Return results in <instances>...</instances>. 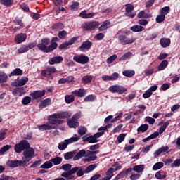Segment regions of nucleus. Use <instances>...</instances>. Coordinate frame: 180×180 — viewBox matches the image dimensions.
I'll use <instances>...</instances> for the list:
<instances>
[{
    "label": "nucleus",
    "mask_w": 180,
    "mask_h": 180,
    "mask_svg": "<svg viewBox=\"0 0 180 180\" xmlns=\"http://www.w3.org/2000/svg\"><path fill=\"white\" fill-rule=\"evenodd\" d=\"M58 41H60V39L55 37L51 40L50 44V38H44L41 39V43L38 44L37 47L43 53H51V51H54L58 47ZM49 44L50 45L49 46Z\"/></svg>",
    "instance_id": "nucleus-1"
},
{
    "label": "nucleus",
    "mask_w": 180,
    "mask_h": 180,
    "mask_svg": "<svg viewBox=\"0 0 180 180\" xmlns=\"http://www.w3.org/2000/svg\"><path fill=\"white\" fill-rule=\"evenodd\" d=\"M81 111H79L73 115L72 118L68 121V126L70 129H77V127H79V122H78V120L81 119Z\"/></svg>",
    "instance_id": "nucleus-2"
},
{
    "label": "nucleus",
    "mask_w": 180,
    "mask_h": 180,
    "mask_svg": "<svg viewBox=\"0 0 180 180\" xmlns=\"http://www.w3.org/2000/svg\"><path fill=\"white\" fill-rule=\"evenodd\" d=\"M34 148L30 146L27 150H24L22 153V161L25 162V165H27V162L32 161V158H34Z\"/></svg>",
    "instance_id": "nucleus-3"
},
{
    "label": "nucleus",
    "mask_w": 180,
    "mask_h": 180,
    "mask_svg": "<svg viewBox=\"0 0 180 180\" xmlns=\"http://www.w3.org/2000/svg\"><path fill=\"white\" fill-rule=\"evenodd\" d=\"M30 147V143L27 140H22L19 143L15 145L14 150L15 153H20Z\"/></svg>",
    "instance_id": "nucleus-4"
},
{
    "label": "nucleus",
    "mask_w": 180,
    "mask_h": 180,
    "mask_svg": "<svg viewBox=\"0 0 180 180\" xmlns=\"http://www.w3.org/2000/svg\"><path fill=\"white\" fill-rule=\"evenodd\" d=\"M56 72H57V69L54 66H49L41 70V75L48 79H53V74H56Z\"/></svg>",
    "instance_id": "nucleus-5"
},
{
    "label": "nucleus",
    "mask_w": 180,
    "mask_h": 180,
    "mask_svg": "<svg viewBox=\"0 0 180 180\" xmlns=\"http://www.w3.org/2000/svg\"><path fill=\"white\" fill-rule=\"evenodd\" d=\"M48 121L50 126H57L58 127V124H63L64 123V120H58V117L56 113H53L48 117Z\"/></svg>",
    "instance_id": "nucleus-6"
},
{
    "label": "nucleus",
    "mask_w": 180,
    "mask_h": 180,
    "mask_svg": "<svg viewBox=\"0 0 180 180\" xmlns=\"http://www.w3.org/2000/svg\"><path fill=\"white\" fill-rule=\"evenodd\" d=\"M6 165L10 168H18V167H22L23 168H25V167H27L25 161L19 160H8L6 162Z\"/></svg>",
    "instance_id": "nucleus-7"
},
{
    "label": "nucleus",
    "mask_w": 180,
    "mask_h": 180,
    "mask_svg": "<svg viewBox=\"0 0 180 180\" xmlns=\"http://www.w3.org/2000/svg\"><path fill=\"white\" fill-rule=\"evenodd\" d=\"M97 26H99V22L91 21L85 22L82 25V29L86 32H92V30H95V29H96Z\"/></svg>",
    "instance_id": "nucleus-8"
},
{
    "label": "nucleus",
    "mask_w": 180,
    "mask_h": 180,
    "mask_svg": "<svg viewBox=\"0 0 180 180\" xmlns=\"http://www.w3.org/2000/svg\"><path fill=\"white\" fill-rule=\"evenodd\" d=\"M118 40L122 46H126L127 44H133L136 41V38H129L124 34H120L118 36Z\"/></svg>",
    "instance_id": "nucleus-9"
},
{
    "label": "nucleus",
    "mask_w": 180,
    "mask_h": 180,
    "mask_svg": "<svg viewBox=\"0 0 180 180\" xmlns=\"http://www.w3.org/2000/svg\"><path fill=\"white\" fill-rule=\"evenodd\" d=\"M110 92H112V94H124V92H127V89L125 87H123L120 85H113L109 87Z\"/></svg>",
    "instance_id": "nucleus-10"
},
{
    "label": "nucleus",
    "mask_w": 180,
    "mask_h": 180,
    "mask_svg": "<svg viewBox=\"0 0 180 180\" xmlns=\"http://www.w3.org/2000/svg\"><path fill=\"white\" fill-rule=\"evenodd\" d=\"M73 60L79 64H87V63H89V57L82 54L74 56Z\"/></svg>",
    "instance_id": "nucleus-11"
},
{
    "label": "nucleus",
    "mask_w": 180,
    "mask_h": 180,
    "mask_svg": "<svg viewBox=\"0 0 180 180\" xmlns=\"http://www.w3.org/2000/svg\"><path fill=\"white\" fill-rule=\"evenodd\" d=\"M44 95H46V90H37L30 93V96L33 101H37V99H41Z\"/></svg>",
    "instance_id": "nucleus-12"
},
{
    "label": "nucleus",
    "mask_w": 180,
    "mask_h": 180,
    "mask_svg": "<svg viewBox=\"0 0 180 180\" xmlns=\"http://www.w3.org/2000/svg\"><path fill=\"white\" fill-rule=\"evenodd\" d=\"M125 16L129 18H134L136 16V13H131L134 11V6L131 4H125Z\"/></svg>",
    "instance_id": "nucleus-13"
},
{
    "label": "nucleus",
    "mask_w": 180,
    "mask_h": 180,
    "mask_svg": "<svg viewBox=\"0 0 180 180\" xmlns=\"http://www.w3.org/2000/svg\"><path fill=\"white\" fill-rule=\"evenodd\" d=\"M92 41H90L89 40H86L81 44V46L79 47V50L82 51V53H85V51H88L89 50H91L92 47Z\"/></svg>",
    "instance_id": "nucleus-14"
},
{
    "label": "nucleus",
    "mask_w": 180,
    "mask_h": 180,
    "mask_svg": "<svg viewBox=\"0 0 180 180\" xmlns=\"http://www.w3.org/2000/svg\"><path fill=\"white\" fill-rule=\"evenodd\" d=\"M26 39H27V35L26 33L21 32L20 34H18L15 38L14 41L17 44H20L25 41H26Z\"/></svg>",
    "instance_id": "nucleus-15"
},
{
    "label": "nucleus",
    "mask_w": 180,
    "mask_h": 180,
    "mask_svg": "<svg viewBox=\"0 0 180 180\" xmlns=\"http://www.w3.org/2000/svg\"><path fill=\"white\" fill-rule=\"evenodd\" d=\"M129 174H131V169L127 168L125 170L121 171L114 179V180L123 179V178H126L129 175Z\"/></svg>",
    "instance_id": "nucleus-16"
},
{
    "label": "nucleus",
    "mask_w": 180,
    "mask_h": 180,
    "mask_svg": "<svg viewBox=\"0 0 180 180\" xmlns=\"http://www.w3.org/2000/svg\"><path fill=\"white\" fill-rule=\"evenodd\" d=\"M75 174V170L70 169L68 172H65L61 174V176L63 178H65L67 180H72V179H75V176H72Z\"/></svg>",
    "instance_id": "nucleus-17"
},
{
    "label": "nucleus",
    "mask_w": 180,
    "mask_h": 180,
    "mask_svg": "<svg viewBox=\"0 0 180 180\" xmlns=\"http://www.w3.org/2000/svg\"><path fill=\"white\" fill-rule=\"evenodd\" d=\"M168 150H169V147L168 146H162L158 150H157L153 155L155 158L160 157V155L161 154H165V153H168Z\"/></svg>",
    "instance_id": "nucleus-18"
},
{
    "label": "nucleus",
    "mask_w": 180,
    "mask_h": 180,
    "mask_svg": "<svg viewBox=\"0 0 180 180\" xmlns=\"http://www.w3.org/2000/svg\"><path fill=\"white\" fill-rule=\"evenodd\" d=\"M63 60L64 58H63V56H55L49 60V64H50V65H54V64H60V63H63Z\"/></svg>",
    "instance_id": "nucleus-19"
},
{
    "label": "nucleus",
    "mask_w": 180,
    "mask_h": 180,
    "mask_svg": "<svg viewBox=\"0 0 180 180\" xmlns=\"http://www.w3.org/2000/svg\"><path fill=\"white\" fill-rule=\"evenodd\" d=\"M72 170H75V174L79 178L85 175V169L82 167H75L72 168Z\"/></svg>",
    "instance_id": "nucleus-20"
},
{
    "label": "nucleus",
    "mask_w": 180,
    "mask_h": 180,
    "mask_svg": "<svg viewBox=\"0 0 180 180\" xmlns=\"http://www.w3.org/2000/svg\"><path fill=\"white\" fill-rule=\"evenodd\" d=\"M72 94L75 95V96L84 98V96L86 95V90H85V89H79L78 90L73 91Z\"/></svg>",
    "instance_id": "nucleus-21"
},
{
    "label": "nucleus",
    "mask_w": 180,
    "mask_h": 180,
    "mask_svg": "<svg viewBox=\"0 0 180 180\" xmlns=\"http://www.w3.org/2000/svg\"><path fill=\"white\" fill-rule=\"evenodd\" d=\"M82 140L84 143H89L90 144H94V143H98V141H96L94 136V135H91L88 136V135H85L82 137Z\"/></svg>",
    "instance_id": "nucleus-22"
},
{
    "label": "nucleus",
    "mask_w": 180,
    "mask_h": 180,
    "mask_svg": "<svg viewBox=\"0 0 180 180\" xmlns=\"http://www.w3.org/2000/svg\"><path fill=\"white\" fill-rule=\"evenodd\" d=\"M160 46L165 49L167 47H169L171 45V39L169 38H162L160 41Z\"/></svg>",
    "instance_id": "nucleus-23"
},
{
    "label": "nucleus",
    "mask_w": 180,
    "mask_h": 180,
    "mask_svg": "<svg viewBox=\"0 0 180 180\" xmlns=\"http://www.w3.org/2000/svg\"><path fill=\"white\" fill-rule=\"evenodd\" d=\"M58 119H68V117H71V113L68 111L60 112L56 113Z\"/></svg>",
    "instance_id": "nucleus-24"
},
{
    "label": "nucleus",
    "mask_w": 180,
    "mask_h": 180,
    "mask_svg": "<svg viewBox=\"0 0 180 180\" xmlns=\"http://www.w3.org/2000/svg\"><path fill=\"white\" fill-rule=\"evenodd\" d=\"M38 129H39V130H51V129L55 130L56 129H57V126L50 125V124H41L39 126Z\"/></svg>",
    "instance_id": "nucleus-25"
},
{
    "label": "nucleus",
    "mask_w": 180,
    "mask_h": 180,
    "mask_svg": "<svg viewBox=\"0 0 180 180\" xmlns=\"http://www.w3.org/2000/svg\"><path fill=\"white\" fill-rule=\"evenodd\" d=\"M145 166L144 165H135L133 167H129V169L132 171H135L137 174H140V172H143L144 171Z\"/></svg>",
    "instance_id": "nucleus-26"
},
{
    "label": "nucleus",
    "mask_w": 180,
    "mask_h": 180,
    "mask_svg": "<svg viewBox=\"0 0 180 180\" xmlns=\"http://www.w3.org/2000/svg\"><path fill=\"white\" fill-rule=\"evenodd\" d=\"M86 154V150H85L84 149L79 150L73 158L74 161H78V160H81L82 157H85Z\"/></svg>",
    "instance_id": "nucleus-27"
},
{
    "label": "nucleus",
    "mask_w": 180,
    "mask_h": 180,
    "mask_svg": "<svg viewBox=\"0 0 180 180\" xmlns=\"http://www.w3.org/2000/svg\"><path fill=\"white\" fill-rule=\"evenodd\" d=\"M81 18L83 19H91V18H94L95 16V13H86V10H84L80 13Z\"/></svg>",
    "instance_id": "nucleus-28"
},
{
    "label": "nucleus",
    "mask_w": 180,
    "mask_h": 180,
    "mask_svg": "<svg viewBox=\"0 0 180 180\" xmlns=\"http://www.w3.org/2000/svg\"><path fill=\"white\" fill-rule=\"evenodd\" d=\"M155 176L156 179H165V178H167V172L164 170H160L156 172Z\"/></svg>",
    "instance_id": "nucleus-29"
},
{
    "label": "nucleus",
    "mask_w": 180,
    "mask_h": 180,
    "mask_svg": "<svg viewBox=\"0 0 180 180\" xmlns=\"http://www.w3.org/2000/svg\"><path fill=\"white\" fill-rule=\"evenodd\" d=\"M49 105H51V99L46 98L40 102L39 108H47Z\"/></svg>",
    "instance_id": "nucleus-30"
},
{
    "label": "nucleus",
    "mask_w": 180,
    "mask_h": 180,
    "mask_svg": "<svg viewBox=\"0 0 180 180\" xmlns=\"http://www.w3.org/2000/svg\"><path fill=\"white\" fill-rule=\"evenodd\" d=\"M109 27H110V22L105 20L99 27L98 30L100 32H103V30H106L107 29H109Z\"/></svg>",
    "instance_id": "nucleus-31"
},
{
    "label": "nucleus",
    "mask_w": 180,
    "mask_h": 180,
    "mask_svg": "<svg viewBox=\"0 0 180 180\" xmlns=\"http://www.w3.org/2000/svg\"><path fill=\"white\" fill-rule=\"evenodd\" d=\"M75 154H77V150L68 152L64 155V158L66 160H72V158H74V155H75Z\"/></svg>",
    "instance_id": "nucleus-32"
},
{
    "label": "nucleus",
    "mask_w": 180,
    "mask_h": 180,
    "mask_svg": "<svg viewBox=\"0 0 180 180\" xmlns=\"http://www.w3.org/2000/svg\"><path fill=\"white\" fill-rule=\"evenodd\" d=\"M167 67H168V60H164L158 65V71H162V70H165V68H167Z\"/></svg>",
    "instance_id": "nucleus-33"
},
{
    "label": "nucleus",
    "mask_w": 180,
    "mask_h": 180,
    "mask_svg": "<svg viewBox=\"0 0 180 180\" xmlns=\"http://www.w3.org/2000/svg\"><path fill=\"white\" fill-rule=\"evenodd\" d=\"M86 131H88V129H86V127L84 126H80L78 127L77 133L79 134L80 137H82V136L86 134Z\"/></svg>",
    "instance_id": "nucleus-34"
},
{
    "label": "nucleus",
    "mask_w": 180,
    "mask_h": 180,
    "mask_svg": "<svg viewBox=\"0 0 180 180\" xmlns=\"http://www.w3.org/2000/svg\"><path fill=\"white\" fill-rule=\"evenodd\" d=\"M75 101V97L74 96V94L71 95H66L65 96V102L68 104L72 103Z\"/></svg>",
    "instance_id": "nucleus-35"
},
{
    "label": "nucleus",
    "mask_w": 180,
    "mask_h": 180,
    "mask_svg": "<svg viewBox=\"0 0 180 180\" xmlns=\"http://www.w3.org/2000/svg\"><path fill=\"white\" fill-rule=\"evenodd\" d=\"M11 75L12 77H15L18 75H23V70H22V69L20 68H17L11 72Z\"/></svg>",
    "instance_id": "nucleus-36"
},
{
    "label": "nucleus",
    "mask_w": 180,
    "mask_h": 180,
    "mask_svg": "<svg viewBox=\"0 0 180 180\" xmlns=\"http://www.w3.org/2000/svg\"><path fill=\"white\" fill-rule=\"evenodd\" d=\"M131 30L132 32H135V33H137L138 32H143V30H144V27L139 25H135L131 27Z\"/></svg>",
    "instance_id": "nucleus-37"
},
{
    "label": "nucleus",
    "mask_w": 180,
    "mask_h": 180,
    "mask_svg": "<svg viewBox=\"0 0 180 180\" xmlns=\"http://www.w3.org/2000/svg\"><path fill=\"white\" fill-rule=\"evenodd\" d=\"M134 74H136V72H134V70H124L122 72V75H124V77H127L128 78H131V77H134Z\"/></svg>",
    "instance_id": "nucleus-38"
},
{
    "label": "nucleus",
    "mask_w": 180,
    "mask_h": 180,
    "mask_svg": "<svg viewBox=\"0 0 180 180\" xmlns=\"http://www.w3.org/2000/svg\"><path fill=\"white\" fill-rule=\"evenodd\" d=\"M148 129V124H143L137 129V131L138 133H146V131H147Z\"/></svg>",
    "instance_id": "nucleus-39"
},
{
    "label": "nucleus",
    "mask_w": 180,
    "mask_h": 180,
    "mask_svg": "<svg viewBox=\"0 0 180 180\" xmlns=\"http://www.w3.org/2000/svg\"><path fill=\"white\" fill-rule=\"evenodd\" d=\"M13 95L15 96H22L23 95V89L22 88H17L14 89L13 91H12Z\"/></svg>",
    "instance_id": "nucleus-40"
},
{
    "label": "nucleus",
    "mask_w": 180,
    "mask_h": 180,
    "mask_svg": "<svg viewBox=\"0 0 180 180\" xmlns=\"http://www.w3.org/2000/svg\"><path fill=\"white\" fill-rule=\"evenodd\" d=\"M68 144H70L68 141L67 139L64 141L62 143H59L58 148L60 150V151H64L67 147H68Z\"/></svg>",
    "instance_id": "nucleus-41"
},
{
    "label": "nucleus",
    "mask_w": 180,
    "mask_h": 180,
    "mask_svg": "<svg viewBox=\"0 0 180 180\" xmlns=\"http://www.w3.org/2000/svg\"><path fill=\"white\" fill-rule=\"evenodd\" d=\"M53 167V163L51 160L45 162L43 165L40 166V168L44 169H49V168H51Z\"/></svg>",
    "instance_id": "nucleus-42"
},
{
    "label": "nucleus",
    "mask_w": 180,
    "mask_h": 180,
    "mask_svg": "<svg viewBox=\"0 0 180 180\" xmlns=\"http://www.w3.org/2000/svg\"><path fill=\"white\" fill-rule=\"evenodd\" d=\"M52 29L53 30H61L64 29V24H63V22L55 23L52 25Z\"/></svg>",
    "instance_id": "nucleus-43"
},
{
    "label": "nucleus",
    "mask_w": 180,
    "mask_h": 180,
    "mask_svg": "<svg viewBox=\"0 0 180 180\" xmlns=\"http://www.w3.org/2000/svg\"><path fill=\"white\" fill-rule=\"evenodd\" d=\"M63 161V158L57 156L51 159V162L53 163L54 165H59V164Z\"/></svg>",
    "instance_id": "nucleus-44"
},
{
    "label": "nucleus",
    "mask_w": 180,
    "mask_h": 180,
    "mask_svg": "<svg viewBox=\"0 0 180 180\" xmlns=\"http://www.w3.org/2000/svg\"><path fill=\"white\" fill-rule=\"evenodd\" d=\"M28 81H29V78L28 77H22L17 83V86H23L24 85H26V83Z\"/></svg>",
    "instance_id": "nucleus-45"
},
{
    "label": "nucleus",
    "mask_w": 180,
    "mask_h": 180,
    "mask_svg": "<svg viewBox=\"0 0 180 180\" xmlns=\"http://www.w3.org/2000/svg\"><path fill=\"white\" fill-rule=\"evenodd\" d=\"M6 81H8V75L4 72H0V84H4Z\"/></svg>",
    "instance_id": "nucleus-46"
},
{
    "label": "nucleus",
    "mask_w": 180,
    "mask_h": 180,
    "mask_svg": "<svg viewBox=\"0 0 180 180\" xmlns=\"http://www.w3.org/2000/svg\"><path fill=\"white\" fill-rule=\"evenodd\" d=\"M0 4H1V5H4V6H6L7 8H9V6H11V5L13 4V0H0Z\"/></svg>",
    "instance_id": "nucleus-47"
},
{
    "label": "nucleus",
    "mask_w": 180,
    "mask_h": 180,
    "mask_svg": "<svg viewBox=\"0 0 180 180\" xmlns=\"http://www.w3.org/2000/svg\"><path fill=\"white\" fill-rule=\"evenodd\" d=\"M82 82H83V84H89L90 82H92V76L91 75L84 76L82 78Z\"/></svg>",
    "instance_id": "nucleus-48"
},
{
    "label": "nucleus",
    "mask_w": 180,
    "mask_h": 180,
    "mask_svg": "<svg viewBox=\"0 0 180 180\" xmlns=\"http://www.w3.org/2000/svg\"><path fill=\"white\" fill-rule=\"evenodd\" d=\"M164 167V163L162 162H156L153 166V171H158V169H161Z\"/></svg>",
    "instance_id": "nucleus-49"
},
{
    "label": "nucleus",
    "mask_w": 180,
    "mask_h": 180,
    "mask_svg": "<svg viewBox=\"0 0 180 180\" xmlns=\"http://www.w3.org/2000/svg\"><path fill=\"white\" fill-rule=\"evenodd\" d=\"M96 167H98V165H96V164L90 165L87 166L86 169H84L85 174H89V172H92V171H94V169H95V168H96Z\"/></svg>",
    "instance_id": "nucleus-50"
},
{
    "label": "nucleus",
    "mask_w": 180,
    "mask_h": 180,
    "mask_svg": "<svg viewBox=\"0 0 180 180\" xmlns=\"http://www.w3.org/2000/svg\"><path fill=\"white\" fill-rule=\"evenodd\" d=\"M13 22L15 25H18V26L21 27H25V22L22 20V19L16 17L15 18V20H13Z\"/></svg>",
    "instance_id": "nucleus-51"
},
{
    "label": "nucleus",
    "mask_w": 180,
    "mask_h": 180,
    "mask_svg": "<svg viewBox=\"0 0 180 180\" xmlns=\"http://www.w3.org/2000/svg\"><path fill=\"white\" fill-rule=\"evenodd\" d=\"M115 172V170L113 169V167H110L108 171L105 172V175L107 178H110V179H112L113 178V173Z\"/></svg>",
    "instance_id": "nucleus-52"
},
{
    "label": "nucleus",
    "mask_w": 180,
    "mask_h": 180,
    "mask_svg": "<svg viewBox=\"0 0 180 180\" xmlns=\"http://www.w3.org/2000/svg\"><path fill=\"white\" fill-rule=\"evenodd\" d=\"M169 12H171V8L169 6H165L161 9L160 15H164L165 16V15H168Z\"/></svg>",
    "instance_id": "nucleus-53"
},
{
    "label": "nucleus",
    "mask_w": 180,
    "mask_h": 180,
    "mask_svg": "<svg viewBox=\"0 0 180 180\" xmlns=\"http://www.w3.org/2000/svg\"><path fill=\"white\" fill-rule=\"evenodd\" d=\"M81 139V136H78V135L75 134V136L71 137L69 139H66L67 142L69 143V144H71L72 143H75V141H78Z\"/></svg>",
    "instance_id": "nucleus-54"
},
{
    "label": "nucleus",
    "mask_w": 180,
    "mask_h": 180,
    "mask_svg": "<svg viewBox=\"0 0 180 180\" xmlns=\"http://www.w3.org/2000/svg\"><path fill=\"white\" fill-rule=\"evenodd\" d=\"M68 33L67 31L65 30H63V31H59L58 36L59 37V39H60L61 40H64V39H65V37H67L68 36Z\"/></svg>",
    "instance_id": "nucleus-55"
},
{
    "label": "nucleus",
    "mask_w": 180,
    "mask_h": 180,
    "mask_svg": "<svg viewBox=\"0 0 180 180\" xmlns=\"http://www.w3.org/2000/svg\"><path fill=\"white\" fill-rule=\"evenodd\" d=\"M130 57H131V53L127 52L119 59V61H126V60H129Z\"/></svg>",
    "instance_id": "nucleus-56"
},
{
    "label": "nucleus",
    "mask_w": 180,
    "mask_h": 180,
    "mask_svg": "<svg viewBox=\"0 0 180 180\" xmlns=\"http://www.w3.org/2000/svg\"><path fill=\"white\" fill-rule=\"evenodd\" d=\"M12 146L11 145H6L1 148L0 149V154H5L6 151H8V150H11Z\"/></svg>",
    "instance_id": "nucleus-57"
},
{
    "label": "nucleus",
    "mask_w": 180,
    "mask_h": 180,
    "mask_svg": "<svg viewBox=\"0 0 180 180\" xmlns=\"http://www.w3.org/2000/svg\"><path fill=\"white\" fill-rule=\"evenodd\" d=\"M29 51V48L27 46H23L18 49V54H23V53H27Z\"/></svg>",
    "instance_id": "nucleus-58"
},
{
    "label": "nucleus",
    "mask_w": 180,
    "mask_h": 180,
    "mask_svg": "<svg viewBox=\"0 0 180 180\" xmlns=\"http://www.w3.org/2000/svg\"><path fill=\"white\" fill-rule=\"evenodd\" d=\"M72 165L71 164L67 163L60 167V169H63V171H66L68 172V171H70L72 169Z\"/></svg>",
    "instance_id": "nucleus-59"
},
{
    "label": "nucleus",
    "mask_w": 180,
    "mask_h": 180,
    "mask_svg": "<svg viewBox=\"0 0 180 180\" xmlns=\"http://www.w3.org/2000/svg\"><path fill=\"white\" fill-rule=\"evenodd\" d=\"M22 105H29L32 102V97L30 96H25L22 100Z\"/></svg>",
    "instance_id": "nucleus-60"
},
{
    "label": "nucleus",
    "mask_w": 180,
    "mask_h": 180,
    "mask_svg": "<svg viewBox=\"0 0 180 180\" xmlns=\"http://www.w3.org/2000/svg\"><path fill=\"white\" fill-rule=\"evenodd\" d=\"M124 139H126V134H120L117 137V141L120 144V143H123V141H124Z\"/></svg>",
    "instance_id": "nucleus-61"
},
{
    "label": "nucleus",
    "mask_w": 180,
    "mask_h": 180,
    "mask_svg": "<svg viewBox=\"0 0 180 180\" xmlns=\"http://www.w3.org/2000/svg\"><path fill=\"white\" fill-rule=\"evenodd\" d=\"M164 20H165V15L164 14H160L156 18V22L158 23H162V22H164Z\"/></svg>",
    "instance_id": "nucleus-62"
},
{
    "label": "nucleus",
    "mask_w": 180,
    "mask_h": 180,
    "mask_svg": "<svg viewBox=\"0 0 180 180\" xmlns=\"http://www.w3.org/2000/svg\"><path fill=\"white\" fill-rule=\"evenodd\" d=\"M116 58H117V55H116V54L110 56L107 59V64H112V63H113V61H115V60H116Z\"/></svg>",
    "instance_id": "nucleus-63"
},
{
    "label": "nucleus",
    "mask_w": 180,
    "mask_h": 180,
    "mask_svg": "<svg viewBox=\"0 0 180 180\" xmlns=\"http://www.w3.org/2000/svg\"><path fill=\"white\" fill-rule=\"evenodd\" d=\"M95 96L94 95H89L87 96H86V98H84V102H94V101H95Z\"/></svg>",
    "instance_id": "nucleus-64"
}]
</instances>
